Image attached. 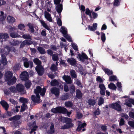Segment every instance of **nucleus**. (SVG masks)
Wrapping results in <instances>:
<instances>
[{
  "label": "nucleus",
  "instance_id": "1",
  "mask_svg": "<svg viewBox=\"0 0 134 134\" xmlns=\"http://www.w3.org/2000/svg\"><path fill=\"white\" fill-rule=\"evenodd\" d=\"M34 92L36 94V96L32 95L31 97L32 100L35 103L38 102L40 100L39 93H40L41 95L43 96L46 92V89L44 88L42 89L40 87L38 86L36 89L34 90Z\"/></svg>",
  "mask_w": 134,
  "mask_h": 134
},
{
  "label": "nucleus",
  "instance_id": "2",
  "mask_svg": "<svg viewBox=\"0 0 134 134\" xmlns=\"http://www.w3.org/2000/svg\"><path fill=\"white\" fill-rule=\"evenodd\" d=\"M13 73L10 71H7L5 74V80L7 81L8 84L9 85H11L15 83L16 79L14 77L12 78Z\"/></svg>",
  "mask_w": 134,
  "mask_h": 134
},
{
  "label": "nucleus",
  "instance_id": "3",
  "mask_svg": "<svg viewBox=\"0 0 134 134\" xmlns=\"http://www.w3.org/2000/svg\"><path fill=\"white\" fill-rule=\"evenodd\" d=\"M34 63L37 65L35 69L38 74L39 75H42L44 72V69L42 66L40 65L41 62L37 58L34 59Z\"/></svg>",
  "mask_w": 134,
  "mask_h": 134
},
{
  "label": "nucleus",
  "instance_id": "4",
  "mask_svg": "<svg viewBox=\"0 0 134 134\" xmlns=\"http://www.w3.org/2000/svg\"><path fill=\"white\" fill-rule=\"evenodd\" d=\"M51 111L54 113H62L63 114L66 113L67 115L69 116L71 114V112H68L67 110L64 108L59 107L51 110Z\"/></svg>",
  "mask_w": 134,
  "mask_h": 134
},
{
  "label": "nucleus",
  "instance_id": "5",
  "mask_svg": "<svg viewBox=\"0 0 134 134\" xmlns=\"http://www.w3.org/2000/svg\"><path fill=\"white\" fill-rule=\"evenodd\" d=\"M62 120L63 122L64 121L66 123V124H65L62 126L61 128L62 129H65L71 127L73 126V124L71 123V120L70 118L63 117L62 118Z\"/></svg>",
  "mask_w": 134,
  "mask_h": 134
},
{
  "label": "nucleus",
  "instance_id": "6",
  "mask_svg": "<svg viewBox=\"0 0 134 134\" xmlns=\"http://www.w3.org/2000/svg\"><path fill=\"white\" fill-rule=\"evenodd\" d=\"M60 32L63 34L64 36L69 41L71 42V39L70 36L67 34V30L64 27H62L60 29Z\"/></svg>",
  "mask_w": 134,
  "mask_h": 134
},
{
  "label": "nucleus",
  "instance_id": "7",
  "mask_svg": "<svg viewBox=\"0 0 134 134\" xmlns=\"http://www.w3.org/2000/svg\"><path fill=\"white\" fill-rule=\"evenodd\" d=\"M124 97L126 98L124 104L130 107H131V104L134 105V100L133 99L130 98L129 97L127 96H125Z\"/></svg>",
  "mask_w": 134,
  "mask_h": 134
},
{
  "label": "nucleus",
  "instance_id": "8",
  "mask_svg": "<svg viewBox=\"0 0 134 134\" xmlns=\"http://www.w3.org/2000/svg\"><path fill=\"white\" fill-rule=\"evenodd\" d=\"M16 28L15 27H11L10 28L9 33L10 36L13 38H15L18 36V34L15 33L14 31H16Z\"/></svg>",
  "mask_w": 134,
  "mask_h": 134
},
{
  "label": "nucleus",
  "instance_id": "9",
  "mask_svg": "<svg viewBox=\"0 0 134 134\" xmlns=\"http://www.w3.org/2000/svg\"><path fill=\"white\" fill-rule=\"evenodd\" d=\"M23 60L24 66L26 68H28L30 66L32 68L33 66V63L31 62H28L27 59L25 58H23Z\"/></svg>",
  "mask_w": 134,
  "mask_h": 134
},
{
  "label": "nucleus",
  "instance_id": "10",
  "mask_svg": "<svg viewBox=\"0 0 134 134\" xmlns=\"http://www.w3.org/2000/svg\"><path fill=\"white\" fill-rule=\"evenodd\" d=\"M110 108L115 109L118 111H120L121 109L120 104L117 103L112 104L110 105Z\"/></svg>",
  "mask_w": 134,
  "mask_h": 134
},
{
  "label": "nucleus",
  "instance_id": "11",
  "mask_svg": "<svg viewBox=\"0 0 134 134\" xmlns=\"http://www.w3.org/2000/svg\"><path fill=\"white\" fill-rule=\"evenodd\" d=\"M28 74L26 71L22 72L20 75L21 79L22 80H25L28 78Z\"/></svg>",
  "mask_w": 134,
  "mask_h": 134
},
{
  "label": "nucleus",
  "instance_id": "12",
  "mask_svg": "<svg viewBox=\"0 0 134 134\" xmlns=\"http://www.w3.org/2000/svg\"><path fill=\"white\" fill-rule=\"evenodd\" d=\"M17 91L22 93L24 90V86L21 84H19L16 86Z\"/></svg>",
  "mask_w": 134,
  "mask_h": 134
},
{
  "label": "nucleus",
  "instance_id": "13",
  "mask_svg": "<svg viewBox=\"0 0 134 134\" xmlns=\"http://www.w3.org/2000/svg\"><path fill=\"white\" fill-rule=\"evenodd\" d=\"M52 93L54 94L56 96H58L59 94V90L55 87L52 88L51 90Z\"/></svg>",
  "mask_w": 134,
  "mask_h": 134
},
{
  "label": "nucleus",
  "instance_id": "14",
  "mask_svg": "<svg viewBox=\"0 0 134 134\" xmlns=\"http://www.w3.org/2000/svg\"><path fill=\"white\" fill-rule=\"evenodd\" d=\"M77 57H78L82 61H83L84 59H88V58L86 55L84 53H82L81 55L79 54Z\"/></svg>",
  "mask_w": 134,
  "mask_h": 134
},
{
  "label": "nucleus",
  "instance_id": "15",
  "mask_svg": "<svg viewBox=\"0 0 134 134\" xmlns=\"http://www.w3.org/2000/svg\"><path fill=\"white\" fill-rule=\"evenodd\" d=\"M62 78L67 83L70 84L72 83L71 79L69 76L64 75Z\"/></svg>",
  "mask_w": 134,
  "mask_h": 134
},
{
  "label": "nucleus",
  "instance_id": "16",
  "mask_svg": "<svg viewBox=\"0 0 134 134\" xmlns=\"http://www.w3.org/2000/svg\"><path fill=\"white\" fill-rule=\"evenodd\" d=\"M44 16L46 19L50 22H51L52 20L51 17V15L47 12L45 11L44 12Z\"/></svg>",
  "mask_w": 134,
  "mask_h": 134
},
{
  "label": "nucleus",
  "instance_id": "17",
  "mask_svg": "<svg viewBox=\"0 0 134 134\" xmlns=\"http://www.w3.org/2000/svg\"><path fill=\"white\" fill-rule=\"evenodd\" d=\"M97 25V23H93L92 26L88 25V29L91 31H94L96 30Z\"/></svg>",
  "mask_w": 134,
  "mask_h": 134
},
{
  "label": "nucleus",
  "instance_id": "18",
  "mask_svg": "<svg viewBox=\"0 0 134 134\" xmlns=\"http://www.w3.org/2000/svg\"><path fill=\"white\" fill-rule=\"evenodd\" d=\"M1 15H0V24H3L5 21L6 16H4L3 15L4 13L2 11H1Z\"/></svg>",
  "mask_w": 134,
  "mask_h": 134
},
{
  "label": "nucleus",
  "instance_id": "19",
  "mask_svg": "<svg viewBox=\"0 0 134 134\" xmlns=\"http://www.w3.org/2000/svg\"><path fill=\"white\" fill-rule=\"evenodd\" d=\"M86 125V123H83L81 125H79L78 126V127L77 129V130L79 131H81V132L85 130V129H83L82 131L81 130L82 128H84V127Z\"/></svg>",
  "mask_w": 134,
  "mask_h": 134
},
{
  "label": "nucleus",
  "instance_id": "20",
  "mask_svg": "<svg viewBox=\"0 0 134 134\" xmlns=\"http://www.w3.org/2000/svg\"><path fill=\"white\" fill-rule=\"evenodd\" d=\"M1 103L2 106L4 108L5 110H7L9 107V105L5 101L3 100L1 102Z\"/></svg>",
  "mask_w": 134,
  "mask_h": 134
},
{
  "label": "nucleus",
  "instance_id": "21",
  "mask_svg": "<svg viewBox=\"0 0 134 134\" xmlns=\"http://www.w3.org/2000/svg\"><path fill=\"white\" fill-rule=\"evenodd\" d=\"M32 42L30 40H25L24 41L21 43L20 47H22L26 44H31L32 43Z\"/></svg>",
  "mask_w": 134,
  "mask_h": 134
},
{
  "label": "nucleus",
  "instance_id": "22",
  "mask_svg": "<svg viewBox=\"0 0 134 134\" xmlns=\"http://www.w3.org/2000/svg\"><path fill=\"white\" fill-rule=\"evenodd\" d=\"M7 20L9 23H12L15 22V19L13 17L9 16L7 18Z\"/></svg>",
  "mask_w": 134,
  "mask_h": 134
},
{
  "label": "nucleus",
  "instance_id": "23",
  "mask_svg": "<svg viewBox=\"0 0 134 134\" xmlns=\"http://www.w3.org/2000/svg\"><path fill=\"white\" fill-rule=\"evenodd\" d=\"M67 61L71 65H74L76 64L75 60L73 58L68 59Z\"/></svg>",
  "mask_w": 134,
  "mask_h": 134
},
{
  "label": "nucleus",
  "instance_id": "24",
  "mask_svg": "<svg viewBox=\"0 0 134 134\" xmlns=\"http://www.w3.org/2000/svg\"><path fill=\"white\" fill-rule=\"evenodd\" d=\"M56 10L59 13H60L62 11L63 9L62 5L60 4L57 5L56 7Z\"/></svg>",
  "mask_w": 134,
  "mask_h": 134
},
{
  "label": "nucleus",
  "instance_id": "25",
  "mask_svg": "<svg viewBox=\"0 0 134 134\" xmlns=\"http://www.w3.org/2000/svg\"><path fill=\"white\" fill-rule=\"evenodd\" d=\"M102 69L105 73L108 75H111L113 74V72L112 71L108 69L107 68H106L104 67H103Z\"/></svg>",
  "mask_w": 134,
  "mask_h": 134
},
{
  "label": "nucleus",
  "instance_id": "26",
  "mask_svg": "<svg viewBox=\"0 0 134 134\" xmlns=\"http://www.w3.org/2000/svg\"><path fill=\"white\" fill-rule=\"evenodd\" d=\"M20 116L19 115L15 116L9 119L10 121H16L19 120L20 118Z\"/></svg>",
  "mask_w": 134,
  "mask_h": 134
},
{
  "label": "nucleus",
  "instance_id": "27",
  "mask_svg": "<svg viewBox=\"0 0 134 134\" xmlns=\"http://www.w3.org/2000/svg\"><path fill=\"white\" fill-rule=\"evenodd\" d=\"M108 88L112 90H116V87L113 83H111L108 85Z\"/></svg>",
  "mask_w": 134,
  "mask_h": 134
},
{
  "label": "nucleus",
  "instance_id": "28",
  "mask_svg": "<svg viewBox=\"0 0 134 134\" xmlns=\"http://www.w3.org/2000/svg\"><path fill=\"white\" fill-rule=\"evenodd\" d=\"M88 104L91 105H93L96 103V101L95 100L90 99L88 100Z\"/></svg>",
  "mask_w": 134,
  "mask_h": 134
},
{
  "label": "nucleus",
  "instance_id": "29",
  "mask_svg": "<svg viewBox=\"0 0 134 134\" xmlns=\"http://www.w3.org/2000/svg\"><path fill=\"white\" fill-rule=\"evenodd\" d=\"M40 21L44 27L47 30H48L49 29V27L44 21L42 20H40Z\"/></svg>",
  "mask_w": 134,
  "mask_h": 134
},
{
  "label": "nucleus",
  "instance_id": "30",
  "mask_svg": "<svg viewBox=\"0 0 134 134\" xmlns=\"http://www.w3.org/2000/svg\"><path fill=\"white\" fill-rule=\"evenodd\" d=\"M2 63L4 65H5L7 63V61L5 56L3 55H2Z\"/></svg>",
  "mask_w": 134,
  "mask_h": 134
},
{
  "label": "nucleus",
  "instance_id": "31",
  "mask_svg": "<svg viewBox=\"0 0 134 134\" xmlns=\"http://www.w3.org/2000/svg\"><path fill=\"white\" fill-rule=\"evenodd\" d=\"M49 133H52L54 132V125L53 124H51L50 127V130L48 131Z\"/></svg>",
  "mask_w": 134,
  "mask_h": 134
},
{
  "label": "nucleus",
  "instance_id": "32",
  "mask_svg": "<svg viewBox=\"0 0 134 134\" xmlns=\"http://www.w3.org/2000/svg\"><path fill=\"white\" fill-rule=\"evenodd\" d=\"M58 65V64L56 63V65H55L54 64L52 65L51 68V70L53 71H56L57 70V66Z\"/></svg>",
  "mask_w": 134,
  "mask_h": 134
},
{
  "label": "nucleus",
  "instance_id": "33",
  "mask_svg": "<svg viewBox=\"0 0 134 134\" xmlns=\"http://www.w3.org/2000/svg\"><path fill=\"white\" fill-rule=\"evenodd\" d=\"M20 102L23 103V104H26L27 103V99L24 98H21L19 99Z\"/></svg>",
  "mask_w": 134,
  "mask_h": 134
},
{
  "label": "nucleus",
  "instance_id": "34",
  "mask_svg": "<svg viewBox=\"0 0 134 134\" xmlns=\"http://www.w3.org/2000/svg\"><path fill=\"white\" fill-rule=\"evenodd\" d=\"M76 97L79 98H80L82 97V94L81 91L79 90H76Z\"/></svg>",
  "mask_w": 134,
  "mask_h": 134
},
{
  "label": "nucleus",
  "instance_id": "35",
  "mask_svg": "<svg viewBox=\"0 0 134 134\" xmlns=\"http://www.w3.org/2000/svg\"><path fill=\"white\" fill-rule=\"evenodd\" d=\"M20 64H18L15 65L13 68V70L14 71H16L19 70L20 68Z\"/></svg>",
  "mask_w": 134,
  "mask_h": 134
},
{
  "label": "nucleus",
  "instance_id": "36",
  "mask_svg": "<svg viewBox=\"0 0 134 134\" xmlns=\"http://www.w3.org/2000/svg\"><path fill=\"white\" fill-rule=\"evenodd\" d=\"M70 74L72 78H75L76 77V72L73 70H71L70 71Z\"/></svg>",
  "mask_w": 134,
  "mask_h": 134
},
{
  "label": "nucleus",
  "instance_id": "37",
  "mask_svg": "<svg viewBox=\"0 0 134 134\" xmlns=\"http://www.w3.org/2000/svg\"><path fill=\"white\" fill-rule=\"evenodd\" d=\"M9 37L8 35L7 34H0V39L1 38H7Z\"/></svg>",
  "mask_w": 134,
  "mask_h": 134
},
{
  "label": "nucleus",
  "instance_id": "38",
  "mask_svg": "<svg viewBox=\"0 0 134 134\" xmlns=\"http://www.w3.org/2000/svg\"><path fill=\"white\" fill-rule=\"evenodd\" d=\"M37 49L39 52L41 54H43L45 53V51L44 49L41 47H38Z\"/></svg>",
  "mask_w": 134,
  "mask_h": 134
},
{
  "label": "nucleus",
  "instance_id": "39",
  "mask_svg": "<svg viewBox=\"0 0 134 134\" xmlns=\"http://www.w3.org/2000/svg\"><path fill=\"white\" fill-rule=\"evenodd\" d=\"M101 38L102 41L104 42L106 39V37L105 34L102 32H101Z\"/></svg>",
  "mask_w": 134,
  "mask_h": 134
},
{
  "label": "nucleus",
  "instance_id": "40",
  "mask_svg": "<svg viewBox=\"0 0 134 134\" xmlns=\"http://www.w3.org/2000/svg\"><path fill=\"white\" fill-rule=\"evenodd\" d=\"M25 27L24 24H20L18 26V29L20 30H24Z\"/></svg>",
  "mask_w": 134,
  "mask_h": 134
},
{
  "label": "nucleus",
  "instance_id": "41",
  "mask_svg": "<svg viewBox=\"0 0 134 134\" xmlns=\"http://www.w3.org/2000/svg\"><path fill=\"white\" fill-rule=\"evenodd\" d=\"M31 82L29 80H27L26 82L25 83V86L27 88H29L31 86Z\"/></svg>",
  "mask_w": 134,
  "mask_h": 134
},
{
  "label": "nucleus",
  "instance_id": "42",
  "mask_svg": "<svg viewBox=\"0 0 134 134\" xmlns=\"http://www.w3.org/2000/svg\"><path fill=\"white\" fill-rule=\"evenodd\" d=\"M58 82L55 80H52L51 82V85L53 86L57 85H58Z\"/></svg>",
  "mask_w": 134,
  "mask_h": 134
},
{
  "label": "nucleus",
  "instance_id": "43",
  "mask_svg": "<svg viewBox=\"0 0 134 134\" xmlns=\"http://www.w3.org/2000/svg\"><path fill=\"white\" fill-rule=\"evenodd\" d=\"M27 108V106L26 104H23L21 106V111H23Z\"/></svg>",
  "mask_w": 134,
  "mask_h": 134
},
{
  "label": "nucleus",
  "instance_id": "44",
  "mask_svg": "<svg viewBox=\"0 0 134 134\" xmlns=\"http://www.w3.org/2000/svg\"><path fill=\"white\" fill-rule=\"evenodd\" d=\"M121 0H115L114 2V5L115 6H118L120 4Z\"/></svg>",
  "mask_w": 134,
  "mask_h": 134
},
{
  "label": "nucleus",
  "instance_id": "45",
  "mask_svg": "<svg viewBox=\"0 0 134 134\" xmlns=\"http://www.w3.org/2000/svg\"><path fill=\"white\" fill-rule=\"evenodd\" d=\"M91 13L92 12L89 10L88 8H87L86 9L85 13L86 14L88 15L91 18H92L91 15Z\"/></svg>",
  "mask_w": 134,
  "mask_h": 134
},
{
  "label": "nucleus",
  "instance_id": "46",
  "mask_svg": "<svg viewBox=\"0 0 134 134\" xmlns=\"http://www.w3.org/2000/svg\"><path fill=\"white\" fill-rule=\"evenodd\" d=\"M116 80L117 78L115 76H111L109 77V80L111 81H114Z\"/></svg>",
  "mask_w": 134,
  "mask_h": 134
},
{
  "label": "nucleus",
  "instance_id": "47",
  "mask_svg": "<svg viewBox=\"0 0 134 134\" xmlns=\"http://www.w3.org/2000/svg\"><path fill=\"white\" fill-rule=\"evenodd\" d=\"M52 59L54 61H57L58 60V58L57 54H54L52 56Z\"/></svg>",
  "mask_w": 134,
  "mask_h": 134
},
{
  "label": "nucleus",
  "instance_id": "48",
  "mask_svg": "<svg viewBox=\"0 0 134 134\" xmlns=\"http://www.w3.org/2000/svg\"><path fill=\"white\" fill-rule=\"evenodd\" d=\"M99 87L100 90H105L106 89L105 86L103 84H99Z\"/></svg>",
  "mask_w": 134,
  "mask_h": 134
},
{
  "label": "nucleus",
  "instance_id": "49",
  "mask_svg": "<svg viewBox=\"0 0 134 134\" xmlns=\"http://www.w3.org/2000/svg\"><path fill=\"white\" fill-rule=\"evenodd\" d=\"M65 105L67 107H70L72 106V104L71 102H68L65 103Z\"/></svg>",
  "mask_w": 134,
  "mask_h": 134
},
{
  "label": "nucleus",
  "instance_id": "50",
  "mask_svg": "<svg viewBox=\"0 0 134 134\" xmlns=\"http://www.w3.org/2000/svg\"><path fill=\"white\" fill-rule=\"evenodd\" d=\"M70 92L72 93H74L75 90V88L74 86L73 85H71L70 88Z\"/></svg>",
  "mask_w": 134,
  "mask_h": 134
},
{
  "label": "nucleus",
  "instance_id": "51",
  "mask_svg": "<svg viewBox=\"0 0 134 134\" xmlns=\"http://www.w3.org/2000/svg\"><path fill=\"white\" fill-rule=\"evenodd\" d=\"M10 90L13 92H17L16 90V87L15 88V87L13 86H12L10 88Z\"/></svg>",
  "mask_w": 134,
  "mask_h": 134
},
{
  "label": "nucleus",
  "instance_id": "52",
  "mask_svg": "<svg viewBox=\"0 0 134 134\" xmlns=\"http://www.w3.org/2000/svg\"><path fill=\"white\" fill-rule=\"evenodd\" d=\"M68 98V94L66 93L62 96V100H65L66 99Z\"/></svg>",
  "mask_w": 134,
  "mask_h": 134
},
{
  "label": "nucleus",
  "instance_id": "53",
  "mask_svg": "<svg viewBox=\"0 0 134 134\" xmlns=\"http://www.w3.org/2000/svg\"><path fill=\"white\" fill-rule=\"evenodd\" d=\"M104 102V99L102 97H100L99 99L98 104L99 105L103 104Z\"/></svg>",
  "mask_w": 134,
  "mask_h": 134
},
{
  "label": "nucleus",
  "instance_id": "54",
  "mask_svg": "<svg viewBox=\"0 0 134 134\" xmlns=\"http://www.w3.org/2000/svg\"><path fill=\"white\" fill-rule=\"evenodd\" d=\"M23 38L25 39H31V37L29 35H24L22 36Z\"/></svg>",
  "mask_w": 134,
  "mask_h": 134
},
{
  "label": "nucleus",
  "instance_id": "55",
  "mask_svg": "<svg viewBox=\"0 0 134 134\" xmlns=\"http://www.w3.org/2000/svg\"><path fill=\"white\" fill-rule=\"evenodd\" d=\"M71 44L72 45V47L74 49L77 51L78 50L76 44L74 43H71Z\"/></svg>",
  "mask_w": 134,
  "mask_h": 134
},
{
  "label": "nucleus",
  "instance_id": "56",
  "mask_svg": "<svg viewBox=\"0 0 134 134\" xmlns=\"http://www.w3.org/2000/svg\"><path fill=\"white\" fill-rule=\"evenodd\" d=\"M12 114V113L10 111H7L5 114V115L4 116L5 117L8 116H11Z\"/></svg>",
  "mask_w": 134,
  "mask_h": 134
},
{
  "label": "nucleus",
  "instance_id": "57",
  "mask_svg": "<svg viewBox=\"0 0 134 134\" xmlns=\"http://www.w3.org/2000/svg\"><path fill=\"white\" fill-rule=\"evenodd\" d=\"M128 124L131 127H134V121H130L128 122Z\"/></svg>",
  "mask_w": 134,
  "mask_h": 134
},
{
  "label": "nucleus",
  "instance_id": "58",
  "mask_svg": "<svg viewBox=\"0 0 134 134\" xmlns=\"http://www.w3.org/2000/svg\"><path fill=\"white\" fill-rule=\"evenodd\" d=\"M29 26L30 28V29L32 32H33L34 31V30L33 29V26L31 24H29Z\"/></svg>",
  "mask_w": 134,
  "mask_h": 134
},
{
  "label": "nucleus",
  "instance_id": "59",
  "mask_svg": "<svg viewBox=\"0 0 134 134\" xmlns=\"http://www.w3.org/2000/svg\"><path fill=\"white\" fill-rule=\"evenodd\" d=\"M37 128V127L36 126H34L33 129H31V131L30 132V133H33V132H34V133H35V132H34V131Z\"/></svg>",
  "mask_w": 134,
  "mask_h": 134
},
{
  "label": "nucleus",
  "instance_id": "60",
  "mask_svg": "<svg viewBox=\"0 0 134 134\" xmlns=\"http://www.w3.org/2000/svg\"><path fill=\"white\" fill-rule=\"evenodd\" d=\"M57 24L58 25L60 26L62 25V21L59 18L57 19Z\"/></svg>",
  "mask_w": 134,
  "mask_h": 134
},
{
  "label": "nucleus",
  "instance_id": "61",
  "mask_svg": "<svg viewBox=\"0 0 134 134\" xmlns=\"http://www.w3.org/2000/svg\"><path fill=\"white\" fill-rule=\"evenodd\" d=\"M82 115L80 113H77V117L78 119H80L82 117Z\"/></svg>",
  "mask_w": 134,
  "mask_h": 134
},
{
  "label": "nucleus",
  "instance_id": "62",
  "mask_svg": "<svg viewBox=\"0 0 134 134\" xmlns=\"http://www.w3.org/2000/svg\"><path fill=\"white\" fill-rule=\"evenodd\" d=\"M10 101L13 104H17V102L15 100H14V99H9Z\"/></svg>",
  "mask_w": 134,
  "mask_h": 134
},
{
  "label": "nucleus",
  "instance_id": "63",
  "mask_svg": "<svg viewBox=\"0 0 134 134\" xmlns=\"http://www.w3.org/2000/svg\"><path fill=\"white\" fill-rule=\"evenodd\" d=\"M48 127V125L47 124H45L44 125H41L40 128L41 129H46Z\"/></svg>",
  "mask_w": 134,
  "mask_h": 134
},
{
  "label": "nucleus",
  "instance_id": "64",
  "mask_svg": "<svg viewBox=\"0 0 134 134\" xmlns=\"http://www.w3.org/2000/svg\"><path fill=\"white\" fill-rule=\"evenodd\" d=\"M92 14L93 15V17L94 18H97L98 16V14L96 13H95L94 12H92Z\"/></svg>",
  "mask_w": 134,
  "mask_h": 134
}]
</instances>
